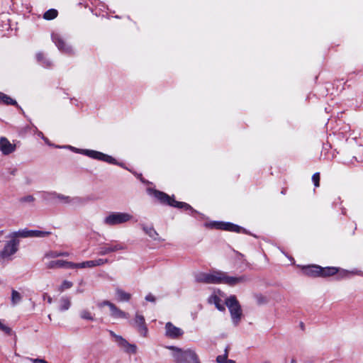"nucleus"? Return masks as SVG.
Wrapping results in <instances>:
<instances>
[{"label":"nucleus","mask_w":363,"mask_h":363,"mask_svg":"<svg viewBox=\"0 0 363 363\" xmlns=\"http://www.w3.org/2000/svg\"><path fill=\"white\" fill-rule=\"evenodd\" d=\"M196 279L199 282L206 284H225L229 286H235L246 281L245 276L231 277L223 272H212L209 273H199Z\"/></svg>","instance_id":"f257e3e1"},{"label":"nucleus","mask_w":363,"mask_h":363,"mask_svg":"<svg viewBox=\"0 0 363 363\" xmlns=\"http://www.w3.org/2000/svg\"><path fill=\"white\" fill-rule=\"evenodd\" d=\"M5 242L3 248L0 250V259L10 260L19 249V240H16L10 235Z\"/></svg>","instance_id":"f03ea898"},{"label":"nucleus","mask_w":363,"mask_h":363,"mask_svg":"<svg viewBox=\"0 0 363 363\" xmlns=\"http://www.w3.org/2000/svg\"><path fill=\"white\" fill-rule=\"evenodd\" d=\"M225 305L230 311L233 325H238L242 315V309L238 300L235 296H230L225 300Z\"/></svg>","instance_id":"7ed1b4c3"},{"label":"nucleus","mask_w":363,"mask_h":363,"mask_svg":"<svg viewBox=\"0 0 363 363\" xmlns=\"http://www.w3.org/2000/svg\"><path fill=\"white\" fill-rule=\"evenodd\" d=\"M151 194L155 199H157L161 203H167L169 206L179 208H184L185 210H192L191 207L188 203L177 201L173 198H171L167 194L162 191L152 190L151 191Z\"/></svg>","instance_id":"20e7f679"},{"label":"nucleus","mask_w":363,"mask_h":363,"mask_svg":"<svg viewBox=\"0 0 363 363\" xmlns=\"http://www.w3.org/2000/svg\"><path fill=\"white\" fill-rule=\"evenodd\" d=\"M166 348L170 350V354L176 363L187 362L189 349L183 350L175 346H167Z\"/></svg>","instance_id":"39448f33"},{"label":"nucleus","mask_w":363,"mask_h":363,"mask_svg":"<svg viewBox=\"0 0 363 363\" xmlns=\"http://www.w3.org/2000/svg\"><path fill=\"white\" fill-rule=\"evenodd\" d=\"M206 226L210 228L221 229L237 233H240L241 231L243 230V229L241 227L233 224L231 223L213 221L206 223Z\"/></svg>","instance_id":"423d86ee"},{"label":"nucleus","mask_w":363,"mask_h":363,"mask_svg":"<svg viewBox=\"0 0 363 363\" xmlns=\"http://www.w3.org/2000/svg\"><path fill=\"white\" fill-rule=\"evenodd\" d=\"M115 344L128 354H135L137 353V346L134 344H130L121 337L115 335Z\"/></svg>","instance_id":"0eeeda50"},{"label":"nucleus","mask_w":363,"mask_h":363,"mask_svg":"<svg viewBox=\"0 0 363 363\" xmlns=\"http://www.w3.org/2000/svg\"><path fill=\"white\" fill-rule=\"evenodd\" d=\"M227 298H225V295L220 291H215L209 298L208 302L213 303L219 311H224L225 306L223 304L224 301Z\"/></svg>","instance_id":"6e6552de"},{"label":"nucleus","mask_w":363,"mask_h":363,"mask_svg":"<svg viewBox=\"0 0 363 363\" xmlns=\"http://www.w3.org/2000/svg\"><path fill=\"white\" fill-rule=\"evenodd\" d=\"M165 335L171 339H177L183 335L184 331L182 328L168 322L165 325Z\"/></svg>","instance_id":"1a4fd4ad"},{"label":"nucleus","mask_w":363,"mask_h":363,"mask_svg":"<svg viewBox=\"0 0 363 363\" xmlns=\"http://www.w3.org/2000/svg\"><path fill=\"white\" fill-rule=\"evenodd\" d=\"M16 146L11 143L6 138H0V151L4 155L11 154L16 150Z\"/></svg>","instance_id":"9d476101"},{"label":"nucleus","mask_w":363,"mask_h":363,"mask_svg":"<svg viewBox=\"0 0 363 363\" xmlns=\"http://www.w3.org/2000/svg\"><path fill=\"white\" fill-rule=\"evenodd\" d=\"M83 152L86 155H87L90 157H92V158H94V159L103 160V161L107 162L108 163L113 162V159L112 158V157L105 155L100 152H97V151H94V150H83Z\"/></svg>","instance_id":"9b49d317"},{"label":"nucleus","mask_w":363,"mask_h":363,"mask_svg":"<svg viewBox=\"0 0 363 363\" xmlns=\"http://www.w3.org/2000/svg\"><path fill=\"white\" fill-rule=\"evenodd\" d=\"M133 325L138 328L141 335L143 336L146 335L147 328L145 326V318L143 315L136 313L133 320Z\"/></svg>","instance_id":"f8f14e48"},{"label":"nucleus","mask_w":363,"mask_h":363,"mask_svg":"<svg viewBox=\"0 0 363 363\" xmlns=\"http://www.w3.org/2000/svg\"><path fill=\"white\" fill-rule=\"evenodd\" d=\"M132 294L121 288L115 289V301L118 303H128L131 299Z\"/></svg>","instance_id":"ddd939ff"},{"label":"nucleus","mask_w":363,"mask_h":363,"mask_svg":"<svg viewBox=\"0 0 363 363\" xmlns=\"http://www.w3.org/2000/svg\"><path fill=\"white\" fill-rule=\"evenodd\" d=\"M306 275L311 277H320L322 267L318 265L303 266L302 267Z\"/></svg>","instance_id":"4468645a"},{"label":"nucleus","mask_w":363,"mask_h":363,"mask_svg":"<svg viewBox=\"0 0 363 363\" xmlns=\"http://www.w3.org/2000/svg\"><path fill=\"white\" fill-rule=\"evenodd\" d=\"M133 216L128 213L115 212V225L122 224L130 221Z\"/></svg>","instance_id":"2eb2a0df"},{"label":"nucleus","mask_w":363,"mask_h":363,"mask_svg":"<svg viewBox=\"0 0 363 363\" xmlns=\"http://www.w3.org/2000/svg\"><path fill=\"white\" fill-rule=\"evenodd\" d=\"M54 197L65 204H74L80 201L79 198H71L61 194H55Z\"/></svg>","instance_id":"dca6fc26"},{"label":"nucleus","mask_w":363,"mask_h":363,"mask_svg":"<svg viewBox=\"0 0 363 363\" xmlns=\"http://www.w3.org/2000/svg\"><path fill=\"white\" fill-rule=\"evenodd\" d=\"M142 228L143 231L152 240H161L160 237L158 233L154 229V228L151 225H146L145 224H141Z\"/></svg>","instance_id":"f3484780"},{"label":"nucleus","mask_w":363,"mask_h":363,"mask_svg":"<svg viewBox=\"0 0 363 363\" xmlns=\"http://www.w3.org/2000/svg\"><path fill=\"white\" fill-rule=\"evenodd\" d=\"M340 269L335 267H322L320 277H330L339 272Z\"/></svg>","instance_id":"a211bd4d"},{"label":"nucleus","mask_w":363,"mask_h":363,"mask_svg":"<svg viewBox=\"0 0 363 363\" xmlns=\"http://www.w3.org/2000/svg\"><path fill=\"white\" fill-rule=\"evenodd\" d=\"M10 235L16 240H19V238H29L30 237V230H22L13 232Z\"/></svg>","instance_id":"6ab92c4d"},{"label":"nucleus","mask_w":363,"mask_h":363,"mask_svg":"<svg viewBox=\"0 0 363 363\" xmlns=\"http://www.w3.org/2000/svg\"><path fill=\"white\" fill-rule=\"evenodd\" d=\"M47 267L49 269H57V268H65V261L64 260H53L47 263Z\"/></svg>","instance_id":"aec40b11"},{"label":"nucleus","mask_w":363,"mask_h":363,"mask_svg":"<svg viewBox=\"0 0 363 363\" xmlns=\"http://www.w3.org/2000/svg\"><path fill=\"white\" fill-rule=\"evenodd\" d=\"M187 362L189 363H201L199 357L195 350L189 349Z\"/></svg>","instance_id":"412c9836"},{"label":"nucleus","mask_w":363,"mask_h":363,"mask_svg":"<svg viewBox=\"0 0 363 363\" xmlns=\"http://www.w3.org/2000/svg\"><path fill=\"white\" fill-rule=\"evenodd\" d=\"M69 254L67 252L50 251L45 255V257L55 258L58 257H68Z\"/></svg>","instance_id":"4be33fe9"},{"label":"nucleus","mask_w":363,"mask_h":363,"mask_svg":"<svg viewBox=\"0 0 363 363\" xmlns=\"http://www.w3.org/2000/svg\"><path fill=\"white\" fill-rule=\"evenodd\" d=\"M21 299H22V296L20 294V293L18 292L17 291L13 289L11 291V304L13 306H15L17 303H18L21 301Z\"/></svg>","instance_id":"5701e85b"},{"label":"nucleus","mask_w":363,"mask_h":363,"mask_svg":"<svg viewBox=\"0 0 363 363\" xmlns=\"http://www.w3.org/2000/svg\"><path fill=\"white\" fill-rule=\"evenodd\" d=\"M71 301L70 299L66 297H63L60 301V309L62 311L68 310L70 307Z\"/></svg>","instance_id":"b1692460"},{"label":"nucleus","mask_w":363,"mask_h":363,"mask_svg":"<svg viewBox=\"0 0 363 363\" xmlns=\"http://www.w3.org/2000/svg\"><path fill=\"white\" fill-rule=\"evenodd\" d=\"M129 314L115 307V319H128Z\"/></svg>","instance_id":"393cba45"},{"label":"nucleus","mask_w":363,"mask_h":363,"mask_svg":"<svg viewBox=\"0 0 363 363\" xmlns=\"http://www.w3.org/2000/svg\"><path fill=\"white\" fill-rule=\"evenodd\" d=\"M80 317L82 319L87 320H94V315L92 314L91 312L84 310L80 313Z\"/></svg>","instance_id":"a878e982"},{"label":"nucleus","mask_w":363,"mask_h":363,"mask_svg":"<svg viewBox=\"0 0 363 363\" xmlns=\"http://www.w3.org/2000/svg\"><path fill=\"white\" fill-rule=\"evenodd\" d=\"M57 16V11L55 9H50L44 13V18L47 20L54 19Z\"/></svg>","instance_id":"bb28decb"},{"label":"nucleus","mask_w":363,"mask_h":363,"mask_svg":"<svg viewBox=\"0 0 363 363\" xmlns=\"http://www.w3.org/2000/svg\"><path fill=\"white\" fill-rule=\"evenodd\" d=\"M50 234V233L47 231L30 230V237L43 238L48 236Z\"/></svg>","instance_id":"cd10ccee"},{"label":"nucleus","mask_w":363,"mask_h":363,"mask_svg":"<svg viewBox=\"0 0 363 363\" xmlns=\"http://www.w3.org/2000/svg\"><path fill=\"white\" fill-rule=\"evenodd\" d=\"M0 100L6 104H15L16 102L9 96L0 92Z\"/></svg>","instance_id":"c85d7f7f"},{"label":"nucleus","mask_w":363,"mask_h":363,"mask_svg":"<svg viewBox=\"0 0 363 363\" xmlns=\"http://www.w3.org/2000/svg\"><path fill=\"white\" fill-rule=\"evenodd\" d=\"M93 264H94V263H93L92 260L84 261V262L79 263V269L94 268Z\"/></svg>","instance_id":"c756f323"},{"label":"nucleus","mask_w":363,"mask_h":363,"mask_svg":"<svg viewBox=\"0 0 363 363\" xmlns=\"http://www.w3.org/2000/svg\"><path fill=\"white\" fill-rule=\"evenodd\" d=\"M65 268L67 269H79V263L65 261Z\"/></svg>","instance_id":"7c9ffc66"},{"label":"nucleus","mask_w":363,"mask_h":363,"mask_svg":"<svg viewBox=\"0 0 363 363\" xmlns=\"http://www.w3.org/2000/svg\"><path fill=\"white\" fill-rule=\"evenodd\" d=\"M228 360H229V359H228V354H227V352H225L223 355H218L216 357V362L218 363H226V362L228 361Z\"/></svg>","instance_id":"2f4dec72"},{"label":"nucleus","mask_w":363,"mask_h":363,"mask_svg":"<svg viewBox=\"0 0 363 363\" xmlns=\"http://www.w3.org/2000/svg\"><path fill=\"white\" fill-rule=\"evenodd\" d=\"M94 263V267L103 265L108 262L107 259H97L92 260Z\"/></svg>","instance_id":"473e14b6"},{"label":"nucleus","mask_w":363,"mask_h":363,"mask_svg":"<svg viewBox=\"0 0 363 363\" xmlns=\"http://www.w3.org/2000/svg\"><path fill=\"white\" fill-rule=\"evenodd\" d=\"M72 283L71 281H67V280H65L60 287V291H63L65 289H69L72 286Z\"/></svg>","instance_id":"72a5a7b5"},{"label":"nucleus","mask_w":363,"mask_h":363,"mask_svg":"<svg viewBox=\"0 0 363 363\" xmlns=\"http://www.w3.org/2000/svg\"><path fill=\"white\" fill-rule=\"evenodd\" d=\"M56 43H57V47L59 48V49L62 50H66V51L69 50V48H66V46H65V43L62 39H59L56 42Z\"/></svg>","instance_id":"f704fd0d"},{"label":"nucleus","mask_w":363,"mask_h":363,"mask_svg":"<svg viewBox=\"0 0 363 363\" xmlns=\"http://www.w3.org/2000/svg\"><path fill=\"white\" fill-rule=\"evenodd\" d=\"M312 180L314 183L315 186H316V187L319 186L320 174L318 172H316L313 175Z\"/></svg>","instance_id":"c9c22d12"},{"label":"nucleus","mask_w":363,"mask_h":363,"mask_svg":"<svg viewBox=\"0 0 363 363\" xmlns=\"http://www.w3.org/2000/svg\"><path fill=\"white\" fill-rule=\"evenodd\" d=\"M0 330L4 332L5 333L9 335L11 332V330L10 328L4 325L1 320H0Z\"/></svg>","instance_id":"e433bc0d"},{"label":"nucleus","mask_w":363,"mask_h":363,"mask_svg":"<svg viewBox=\"0 0 363 363\" xmlns=\"http://www.w3.org/2000/svg\"><path fill=\"white\" fill-rule=\"evenodd\" d=\"M105 223L108 225H113V215H109L105 218Z\"/></svg>","instance_id":"4c0bfd02"},{"label":"nucleus","mask_w":363,"mask_h":363,"mask_svg":"<svg viewBox=\"0 0 363 363\" xmlns=\"http://www.w3.org/2000/svg\"><path fill=\"white\" fill-rule=\"evenodd\" d=\"M145 300L147 301H150V302H152L154 303L156 300L155 296L152 294H148L146 296H145Z\"/></svg>","instance_id":"58836bf2"},{"label":"nucleus","mask_w":363,"mask_h":363,"mask_svg":"<svg viewBox=\"0 0 363 363\" xmlns=\"http://www.w3.org/2000/svg\"><path fill=\"white\" fill-rule=\"evenodd\" d=\"M339 272H340L342 277H347L349 274H354V272H350V271L345 270V269L340 270Z\"/></svg>","instance_id":"ea45409f"},{"label":"nucleus","mask_w":363,"mask_h":363,"mask_svg":"<svg viewBox=\"0 0 363 363\" xmlns=\"http://www.w3.org/2000/svg\"><path fill=\"white\" fill-rule=\"evenodd\" d=\"M31 361L33 363H48L45 360L43 359H32Z\"/></svg>","instance_id":"a19ab883"},{"label":"nucleus","mask_w":363,"mask_h":363,"mask_svg":"<svg viewBox=\"0 0 363 363\" xmlns=\"http://www.w3.org/2000/svg\"><path fill=\"white\" fill-rule=\"evenodd\" d=\"M43 299H44V300L47 299V301H48V302L49 303H51L52 302V297H50V296L49 295H48L47 294H45L43 295Z\"/></svg>","instance_id":"79ce46f5"},{"label":"nucleus","mask_w":363,"mask_h":363,"mask_svg":"<svg viewBox=\"0 0 363 363\" xmlns=\"http://www.w3.org/2000/svg\"><path fill=\"white\" fill-rule=\"evenodd\" d=\"M25 200L27 201H34V198L32 196H27L25 199Z\"/></svg>","instance_id":"37998d69"},{"label":"nucleus","mask_w":363,"mask_h":363,"mask_svg":"<svg viewBox=\"0 0 363 363\" xmlns=\"http://www.w3.org/2000/svg\"><path fill=\"white\" fill-rule=\"evenodd\" d=\"M111 249H108V250H106L103 251L101 253H102V254H106V253H107V252H111Z\"/></svg>","instance_id":"c03bdc74"},{"label":"nucleus","mask_w":363,"mask_h":363,"mask_svg":"<svg viewBox=\"0 0 363 363\" xmlns=\"http://www.w3.org/2000/svg\"><path fill=\"white\" fill-rule=\"evenodd\" d=\"M226 363H236L235 361L233 360V359H229L228 361L226 362Z\"/></svg>","instance_id":"a18cd8bd"},{"label":"nucleus","mask_w":363,"mask_h":363,"mask_svg":"<svg viewBox=\"0 0 363 363\" xmlns=\"http://www.w3.org/2000/svg\"><path fill=\"white\" fill-rule=\"evenodd\" d=\"M40 58H41V54H38V60H40Z\"/></svg>","instance_id":"49530a36"},{"label":"nucleus","mask_w":363,"mask_h":363,"mask_svg":"<svg viewBox=\"0 0 363 363\" xmlns=\"http://www.w3.org/2000/svg\"><path fill=\"white\" fill-rule=\"evenodd\" d=\"M291 363H297V362H296V360L292 359V360L291 361Z\"/></svg>","instance_id":"de8ad7c7"},{"label":"nucleus","mask_w":363,"mask_h":363,"mask_svg":"<svg viewBox=\"0 0 363 363\" xmlns=\"http://www.w3.org/2000/svg\"><path fill=\"white\" fill-rule=\"evenodd\" d=\"M104 304H108L111 307H112L111 303H108L104 302Z\"/></svg>","instance_id":"09e8293b"},{"label":"nucleus","mask_w":363,"mask_h":363,"mask_svg":"<svg viewBox=\"0 0 363 363\" xmlns=\"http://www.w3.org/2000/svg\"><path fill=\"white\" fill-rule=\"evenodd\" d=\"M114 249H115V250H116L118 249L116 245H115Z\"/></svg>","instance_id":"8fccbe9b"},{"label":"nucleus","mask_w":363,"mask_h":363,"mask_svg":"<svg viewBox=\"0 0 363 363\" xmlns=\"http://www.w3.org/2000/svg\"><path fill=\"white\" fill-rule=\"evenodd\" d=\"M262 363H269V362H262Z\"/></svg>","instance_id":"3c124183"}]
</instances>
